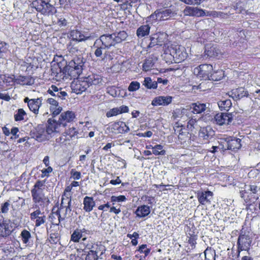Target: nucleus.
<instances>
[{"mask_svg": "<svg viewBox=\"0 0 260 260\" xmlns=\"http://www.w3.org/2000/svg\"><path fill=\"white\" fill-rule=\"evenodd\" d=\"M49 241L51 244L57 243L58 241V234L57 233H51Z\"/></svg>", "mask_w": 260, "mask_h": 260, "instance_id": "864d4df0", "label": "nucleus"}, {"mask_svg": "<svg viewBox=\"0 0 260 260\" xmlns=\"http://www.w3.org/2000/svg\"><path fill=\"white\" fill-rule=\"evenodd\" d=\"M110 207H111V204L108 202L106 204L99 206L98 207V209L100 210L107 211V209L110 208Z\"/></svg>", "mask_w": 260, "mask_h": 260, "instance_id": "774afa93", "label": "nucleus"}, {"mask_svg": "<svg viewBox=\"0 0 260 260\" xmlns=\"http://www.w3.org/2000/svg\"><path fill=\"white\" fill-rule=\"evenodd\" d=\"M85 61L82 56L79 55L74 57L69 62L67 67L69 72L73 78H77L83 71Z\"/></svg>", "mask_w": 260, "mask_h": 260, "instance_id": "f03ea898", "label": "nucleus"}, {"mask_svg": "<svg viewBox=\"0 0 260 260\" xmlns=\"http://www.w3.org/2000/svg\"><path fill=\"white\" fill-rule=\"evenodd\" d=\"M102 44V46L107 49H109L111 47L115 46L116 44L115 40L113 38V34H105L102 35L99 39H97L95 44Z\"/></svg>", "mask_w": 260, "mask_h": 260, "instance_id": "9d476101", "label": "nucleus"}, {"mask_svg": "<svg viewBox=\"0 0 260 260\" xmlns=\"http://www.w3.org/2000/svg\"><path fill=\"white\" fill-rule=\"evenodd\" d=\"M186 15L203 16L205 15V12L202 9L191 7H187L184 10Z\"/></svg>", "mask_w": 260, "mask_h": 260, "instance_id": "aec40b11", "label": "nucleus"}, {"mask_svg": "<svg viewBox=\"0 0 260 260\" xmlns=\"http://www.w3.org/2000/svg\"><path fill=\"white\" fill-rule=\"evenodd\" d=\"M241 140L239 139H234L226 142V148L228 149L235 150L239 149L241 144H240Z\"/></svg>", "mask_w": 260, "mask_h": 260, "instance_id": "7c9ffc66", "label": "nucleus"}, {"mask_svg": "<svg viewBox=\"0 0 260 260\" xmlns=\"http://www.w3.org/2000/svg\"><path fill=\"white\" fill-rule=\"evenodd\" d=\"M188 5H199L201 0H180Z\"/></svg>", "mask_w": 260, "mask_h": 260, "instance_id": "69168bd1", "label": "nucleus"}, {"mask_svg": "<svg viewBox=\"0 0 260 260\" xmlns=\"http://www.w3.org/2000/svg\"><path fill=\"white\" fill-rule=\"evenodd\" d=\"M139 251L141 253H144L145 256H147L150 252V250L149 248H147V245L146 244H143L139 247Z\"/></svg>", "mask_w": 260, "mask_h": 260, "instance_id": "4d7b16f0", "label": "nucleus"}, {"mask_svg": "<svg viewBox=\"0 0 260 260\" xmlns=\"http://www.w3.org/2000/svg\"><path fill=\"white\" fill-rule=\"evenodd\" d=\"M252 239L249 236L245 234H241L238 239V256H239L240 252L243 250L248 251L251 246Z\"/></svg>", "mask_w": 260, "mask_h": 260, "instance_id": "6e6552de", "label": "nucleus"}, {"mask_svg": "<svg viewBox=\"0 0 260 260\" xmlns=\"http://www.w3.org/2000/svg\"><path fill=\"white\" fill-rule=\"evenodd\" d=\"M206 108V104L197 102L191 105L190 110L193 114H200L204 112Z\"/></svg>", "mask_w": 260, "mask_h": 260, "instance_id": "4be33fe9", "label": "nucleus"}, {"mask_svg": "<svg viewBox=\"0 0 260 260\" xmlns=\"http://www.w3.org/2000/svg\"><path fill=\"white\" fill-rule=\"evenodd\" d=\"M171 96H158L155 98L152 101L151 104L154 106H167L172 101Z\"/></svg>", "mask_w": 260, "mask_h": 260, "instance_id": "2eb2a0df", "label": "nucleus"}, {"mask_svg": "<svg viewBox=\"0 0 260 260\" xmlns=\"http://www.w3.org/2000/svg\"><path fill=\"white\" fill-rule=\"evenodd\" d=\"M213 70V67L210 64H201L193 70V73L203 80L209 79L210 75Z\"/></svg>", "mask_w": 260, "mask_h": 260, "instance_id": "423d86ee", "label": "nucleus"}, {"mask_svg": "<svg viewBox=\"0 0 260 260\" xmlns=\"http://www.w3.org/2000/svg\"><path fill=\"white\" fill-rule=\"evenodd\" d=\"M45 188V181L38 180L36 182L31 190H44Z\"/></svg>", "mask_w": 260, "mask_h": 260, "instance_id": "de8ad7c7", "label": "nucleus"}, {"mask_svg": "<svg viewBox=\"0 0 260 260\" xmlns=\"http://www.w3.org/2000/svg\"><path fill=\"white\" fill-rule=\"evenodd\" d=\"M232 95L233 99L236 100L241 99L248 95V92L242 87L238 88L232 91Z\"/></svg>", "mask_w": 260, "mask_h": 260, "instance_id": "a878e982", "label": "nucleus"}, {"mask_svg": "<svg viewBox=\"0 0 260 260\" xmlns=\"http://www.w3.org/2000/svg\"><path fill=\"white\" fill-rule=\"evenodd\" d=\"M152 153L155 155H164L166 154V151L161 145L157 144L154 147H152Z\"/></svg>", "mask_w": 260, "mask_h": 260, "instance_id": "a19ab883", "label": "nucleus"}, {"mask_svg": "<svg viewBox=\"0 0 260 260\" xmlns=\"http://www.w3.org/2000/svg\"><path fill=\"white\" fill-rule=\"evenodd\" d=\"M58 133L55 127L49 119L48 120V125L45 128L43 125H38L34 133V138L39 142H42L49 139V136L53 133Z\"/></svg>", "mask_w": 260, "mask_h": 260, "instance_id": "f257e3e1", "label": "nucleus"}, {"mask_svg": "<svg viewBox=\"0 0 260 260\" xmlns=\"http://www.w3.org/2000/svg\"><path fill=\"white\" fill-rule=\"evenodd\" d=\"M140 87V84L138 81H132L128 87L129 91H135Z\"/></svg>", "mask_w": 260, "mask_h": 260, "instance_id": "3c124183", "label": "nucleus"}, {"mask_svg": "<svg viewBox=\"0 0 260 260\" xmlns=\"http://www.w3.org/2000/svg\"><path fill=\"white\" fill-rule=\"evenodd\" d=\"M70 36L72 41L78 42L87 40L90 37V36H85L81 31L76 29L72 30Z\"/></svg>", "mask_w": 260, "mask_h": 260, "instance_id": "a211bd4d", "label": "nucleus"}, {"mask_svg": "<svg viewBox=\"0 0 260 260\" xmlns=\"http://www.w3.org/2000/svg\"><path fill=\"white\" fill-rule=\"evenodd\" d=\"M246 188H247V190L250 191L253 193H256L259 189L258 187L254 184L247 185Z\"/></svg>", "mask_w": 260, "mask_h": 260, "instance_id": "13d9d810", "label": "nucleus"}, {"mask_svg": "<svg viewBox=\"0 0 260 260\" xmlns=\"http://www.w3.org/2000/svg\"><path fill=\"white\" fill-rule=\"evenodd\" d=\"M218 49L214 46H205V55L207 57H213L217 56L218 54Z\"/></svg>", "mask_w": 260, "mask_h": 260, "instance_id": "2f4dec72", "label": "nucleus"}, {"mask_svg": "<svg viewBox=\"0 0 260 260\" xmlns=\"http://www.w3.org/2000/svg\"><path fill=\"white\" fill-rule=\"evenodd\" d=\"M161 36H163V35L156 34L153 35L150 38V43L149 45V47H152L156 45L161 46L163 42L162 39L161 37Z\"/></svg>", "mask_w": 260, "mask_h": 260, "instance_id": "c756f323", "label": "nucleus"}, {"mask_svg": "<svg viewBox=\"0 0 260 260\" xmlns=\"http://www.w3.org/2000/svg\"><path fill=\"white\" fill-rule=\"evenodd\" d=\"M150 27L149 25H144L139 27L137 30V35L139 38H142L149 34Z\"/></svg>", "mask_w": 260, "mask_h": 260, "instance_id": "473e14b6", "label": "nucleus"}, {"mask_svg": "<svg viewBox=\"0 0 260 260\" xmlns=\"http://www.w3.org/2000/svg\"><path fill=\"white\" fill-rule=\"evenodd\" d=\"M72 89L76 94H80L85 91L89 87L85 80H77L72 83Z\"/></svg>", "mask_w": 260, "mask_h": 260, "instance_id": "4468645a", "label": "nucleus"}, {"mask_svg": "<svg viewBox=\"0 0 260 260\" xmlns=\"http://www.w3.org/2000/svg\"><path fill=\"white\" fill-rule=\"evenodd\" d=\"M112 34L116 44L119 43L125 40L127 37V33L125 31H120L118 33Z\"/></svg>", "mask_w": 260, "mask_h": 260, "instance_id": "e433bc0d", "label": "nucleus"}, {"mask_svg": "<svg viewBox=\"0 0 260 260\" xmlns=\"http://www.w3.org/2000/svg\"><path fill=\"white\" fill-rule=\"evenodd\" d=\"M213 193L210 191H206L199 193L198 194V200L202 205H206L210 203L212 199Z\"/></svg>", "mask_w": 260, "mask_h": 260, "instance_id": "f3484780", "label": "nucleus"}, {"mask_svg": "<svg viewBox=\"0 0 260 260\" xmlns=\"http://www.w3.org/2000/svg\"><path fill=\"white\" fill-rule=\"evenodd\" d=\"M205 260H215V251L211 248H207L204 251Z\"/></svg>", "mask_w": 260, "mask_h": 260, "instance_id": "37998d69", "label": "nucleus"}, {"mask_svg": "<svg viewBox=\"0 0 260 260\" xmlns=\"http://www.w3.org/2000/svg\"><path fill=\"white\" fill-rule=\"evenodd\" d=\"M188 135V133L183 132L181 129L178 135V139L181 143L186 142L187 141L189 140V137Z\"/></svg>", "mask_w": 260, "mask_h": 260, "instance_id": "09e8293b", "label": "nucleus"}, {"mask_svg": "<svg viewBox=\"0 0 260 260\" xmlns=\"http://www.w3.org/2000/svg\"><path fill=\"white\" fill-rule=\"evenodd\" d=\"M94 43V47L95 48L94 51L95 56L99 59H101L102 60H104L107 57L108 52L106 50L107 49L104 48L102 45L99 44V46H95Z\"/></svg>", "mask_w": 260, "mask_h": 260, "instance_id": "6ab92c4d", "label": "nucleus"}, {"mask_svg": "<svg viewBox=\"0 0 260 260\" xmlns=\"http://www.w3.org/2000/svg\"><path fill=\"white\" fill-rule=\"evenodd\" d=\"M42 97L31 99L26 97L24 99V102L27 104V106L30 111L35 115H38L39 113V109L42 105Z\"/></svg>", "mask_w": 260, "mask_h": 260, "instance_id": "1a4fd4ad", "label": "nucleus"}, {"mask_svg": "<svg viewBox=\"0 0 260 260\" xmlns=\"http://www.w3.org/2000/svg\"><path fill=\"white\" fill-rule=\"evenodd\" d=\"M99 251L96 250H90L86 255L85 260H97Z\"/></svg>", "mask_w": 260, "mask_h": 260, "instance_id": "a18cd8bd", "label": "nucleus"}, {"mask_svg": "<svg viewBox=\"0 0 260 260\" xmlns=\"http://www.w3.org/2000/svg\"><path fill=\"white\" fill-rule=\"evenodd\" d=\"M32 8H35L38 12L44 15H48L53 8V7L48 2L43 0H36L32 2L30 5Z\"/></svg>", "mask_w": 260, "mask_h": 260, "instance_id": "39448f33", "label": "nucleus"}, {"mask_svg": "<svg viewBox=\"0 0 260 260\" xmlns=\"http://www.w3.org/2000/svg\"><path fill=\"white\" fill-rule=\"evenodd\" d=\"M71 174H72V177L74 179L79 180L81 177V174L80 172H77V171H75L73 170L71 171Z\"/></svg>", "mask_w": 260, "mask_h": 260, "instance_id": "338daca9", "label": "nucleus"}, {"mask_svg": "<svg viewBox=\"0 0 260 260\" xmlns=\"http://www.w3.org/2000/svg\"><path fill=\"white\" fill-rule=\"evenodd\" d=\"M43 191L40 190H31L32 200L35 203H44L45 202H49V199L45 196Z\"/></svg>", "mask_w": 260, "mask_h": 260, "instance_id": "dca6fc26", "label": "nucleus"}, {"mask_svg": "<svg viewBox=\"0 0 260 260\" xmlns=\"http://www.w3.org/2000/svg\"><path fill=\"white\" fill-rule=\"evenodd\" d=\"M11 229L12 228L6 221H3L0 223V236L3 237H7L11 233Z\"/></svg>", "mask_w": 260, "mask_h": 260, "instance_id": "5701e85b", "label": "nucleus"}, {"mask_svg": "<svg viewBox=\"0 0 260 260\" xmlns=\"http://www.w3.org/2000/svg\"><path fill=\"white\" fill-rule=\"evenodd\" d=\"M232 105L231 101L229 99H222L218 102V106L221 110L229 111Z\"/></svg>", "mask_w": 260, "mask_h": 260, "instance_id": "f704fd0d", "label": "nucleus"}, {"mask_svg": "<svg viewBox=\"0 0 260 260\" xmlns=\"http://www.w3.org/2000/svg\"><path fill=\"white\" fill-rule=\"evenodd\" d=\"M30 218L31 220L35 221V226L38 227L43 224L46 219V216L43 212H42L39 209H37L30 214Z\"/></svg>", "mask_w": 260, "mask_h": 260, "instance_id": "f8f14e48", "label": "nucleus"}, {"mask_svg": "<svg viewBox=\"0 0 260 260\" xmlns=\"http://www.w3.org/2000/svg\"><path fill=\"white\" fill-rule=\"evenodd\" d=\"M20 237L21 238L22 243L25 244H28L30 239L32 238L30 233L25 229L21 231Z\"/></svg>", "mask_w": 260, "mask_h": 260, "instance_id": "4c0bfd02", "label": "nucleus"}, {"mask_svg": "<svg viewBox=\"0 0 260 260\" xmlns=\"http://www.w3.org/2000/svg\"><path fill=\"white\" fill-rule=\"evenodd\" d=\"M143 85L148 89H156L157 88V82L152 81L150 77H146L144 79Z\"/></svg>", "mask_w": 260, "mask_h": 260, "instance_id": "79ce46f5", "label": "nucleus"}, {"mask_svg": "<svg viewBox=\"0 0 260 260\" xmlns=\"http://www.w3.org/2000/svg\"><path fill=\"white\" fill-rule=\"evenodd\" d=\"M156 60V58L154 57H149L145 60L143 64V70L147 72L148 71L153 67L154 64Z\"/></svg>", "mask_w": 260, "mask_h": 260, "instance_id": "c85d7f7f", "label": "nucleus"}, {"mask_svg": "<svg viewBox=\"0 0 260 260\" xmlns=\"http://www.w3.org/2000/svg\"><path fill=\"white\" fill-rule=\"evenodd\" d=\"M170 54L178 62L183 61L187 57L185 48L181 46L173 47L171 50Z\"/></svg>", "mask_w": 260, "mask_h": 260, "instance_id": "9b49d317", "label": "nucleus"}, {"mask_svg": "<svg viewBox=\"0 0 260 260\" xmlns=\"http://www.w3.org/2000/svg\"><path fill=\"white\" fill-rule=\"evenodd\" d=\"M150 213V208L147 205H142L138 207L135 214L139 217H144Z\"/></svg>", "mask_w": 260, "mask_h": 260, "instance_id": "b1692460", "label": "nucleus"}, {"mask_svg": "<svg viewBox=\"0 0 260 260\" xmlns=\"http://www.w3.org/2000/svg\"><path fill=\"white\" fill-rule=\"evenodd\" d=\"M9 206L10 203L8 202H6L2 204L1 206V212L3 213H7L9 210Z\"/></svg>", "mask_w": 260, "mask_h": 260, "instance_id": "0e129e2a", "label": "nucleus"}, {"mask_svg": "<svg viewBox=\"0 0 260 260\" xmlns=\"http://www.w3.org/2000/svg\"><path fill=\"white\" fill-rule=\"evenodd\" d=\"M67 135H69L71 138H72L78 134V132L76 130V128L72 127L70 128L66 132Z\"/></svg>", "mask_w": 260, "mask_h": 260, "instance_id": "6e6d98bb", "label": "nucleus"}, {"mask_svg": "<svg viewBox=\"0 0 260 260\" xmlns=\"http://www.w3.org/2000/svg\"><path fill=\"white\" fill-rule=\"evenodd\" d=\"M26 115V113L22 108L18 109L14 114V119L16 121H19L24 119V116Z\"/></svg>", "mask_w": 260, "mask_h": 260, "instance_id": "c03bdc74", "label": "nucleus"}, {"mask_svg": "<svg viewBox=\"0 0 260 260\" xmlns=\"http://www.w3.org/2000/svg\"><path fill=\"white\" fill-rule=\"evenodd\" d=\"M126 200V198L124 196L120 195L119 196H112L111 197V202L113 203V205L115 202H123Z\"/></svg>", "mask_w": 260, "mask_h": 260, "instance_id": "49530a36", "label": "nucleus"}, {"mask_svg": "<svg viewBox=\"0 0 260 260\" xmlns=\"http://www.w3.org/2000/svg\"><path fill=\"white\" fill-rule=\"evenodd\" d=\"M232 119L233 117L231 113H218L215 115L214 118L216 123L219 125L229 124L231 122Z\"/></svg>", "mask_w": 260, "mask_h": 260, "instance_id": "ddd939ff", "label": "nucleus"}, {"mask_svg": "<svg viewBox=\"0 0 260 260\" xmlns=\"http://www.w3.org/2000/svg\"><path fill=\"white\" fill-rule=\"evenodd\" d=\"M199 137L203 139L204 143H207L209 138L208 127H201L199 133Z\"/></svg>", "mask_w": 260, "mask_h": 260, "instance_id": "ea45409f", "label": "nucleus"}, {"mask_svg": "<svg viewBox=\"0 0 260 260\" xmlns=\"http://www.w3.org/2000/svg\"><path fill=\"white\" fill-rule=\"evenodd\" d=\"M86 232L87 230L84 228L82 229H76L71 235V240L74 242H78L79 240L84 236V233H86Z\"/></svg>", "mask_w": 260, "mask_h": 260, "instance_id": "393cba45", "label": "nucleus"}, {"mask_svg": "<svg viewBox=\"0 0 260 260\" xmlns=\"http://www.w3.org/2000/svg\"><path fill=\"white\" fill-rule=\"evenodd\" d=\"M176 14V13L170 9H159L151 15L150 18L156 21H163L175 16Z\"/></svg>", "mask_w": 260, "mask_h": 260, "instance_id": "0eeeda50", "label": "nucleus"}, {"mask_svg": "<svg viewBox=\"0 0 260 260\" xmlns=\"http://www.w3.org/2000/svg\"><path fill=\"white\" fill-rule=\"evenodd\" d=\"M67 95V92L64 91H61V89L57 92H53V94L52 95V96H54L55 98L61 100L65 99Z\"/></svg>", "mask_w": 260, "mask_h": 260, "instance_id": "603ef678", "label": "nucleus"}, {"mask_svg": "<svg viewBox=\"0 0 260 260\" xmlns=\"http://www.w3.org/2000/svg\"><path fill=\"white\" fill-rule=\"evenodd\" d=\"M61 88H58L56 86L52 85L49 88L47 92L48 93L51 94V95L53 94V92H57L59 90H60Z\"/></svg>", "mask_w": 260, "mask_h": 260, "instance_id": "e2e57ef3", "label": "nucleus"}, {"mask_svg": "<svg viewBox=\"0 0 260 260\" xmlns=\"http://www.w3.org/2000/svg\"><path fill=\"white\" fill-rule=\"evenodd\" d=\"M14 82L22 85H31L32 83L31 78L27 76H20L14 79Z\"/></svg>", "mask_w": 260, "mask_h": 260, "instance_id": "72a5a7b5", "label": "nucleus"}, {"mask_svg": "<svg viewBox=\"0 0 260 260\" xmlns=\"http://www.w3.org/2000/svg\"><path fill=\"white\" fill-rule=\"evenodd\" d=\"M52 171V168L51 167H48L47 168L44 169L42 170L41 177L44 178L45 176H48L49 174Z\"/></svg>", "mask_w": 260, "mask_h": 260, "instance_id": "bf43d9fd", "label": "nucleus"}, {"mask_svg": "<svg viewBox=\"0 0 260 260\" xmlns=\"http://www.w3.org/2000/svg\"><path fill=\"white\" fill-rule=\"evenodd\" d=\"M2 249L6 256L13 255L15 254V250L12 245L4 244L2 245Z\"/></svg>", "mask_w": 260, "mask_h": 260, "instance_id": "c9c22d12", "label": "nucleus"}, {"mask_svg": "<svg viewBox=\"0 0 260 260\" xmlns=\"http://www.w3.org/2000/svg\"><path fill=\"white\" fill-rule=\"evenodd\" d=\"M83 204V208L86 212H90L92 210L93 207L95 206L93 198L87 196L84 198Z\"/></svg>", "mask_w": 260, "mask_h": 260, "instance_id": "cd10ccee", "label": "nucleus"}, {"mask_svg": "<svg viewBox=\"0 0 260 260\" xmlns=\"http://www.w3.org/2000/svg\"><path fill=\"white\" fill-rule=\"evenodd\" d=\"M224 76V73L222 70H218L211 73L209 79L213 81H219L221 80Z\"/></svg>", "mask_w": 260, "mask_h": 260, "instance_id": "58836bf2", "label": "nucleus"}, {"mask_svg": "<svg viewBox=\"0 0 260 260\" xmlns=\"http://www.w3.org/2000/svg\"><path fill=\"white\" fill-rule=\"evenodd\" d=\"M50 110L52 112V114L54 116H55L59 114L61 112L62 108L58 106L56 108L50 107Z\"/></svg>", "mask_w": 260, "mask_h": 260, "instance_id": "680f3d73", "label": "nucleus"}, {"mask_svg": "<svg viewBox=\"0 0 260 260\" xmlns=\"http://www.w3.org/2000/svg\"><path fill=\"white\" fill-rule=\"evenodd\" d=\"M75 118V114L74 112L67 111L60 114L58 121L52 120V122L57 132H60L67 126V123L73 121Z\"/></svg>", "mask_w": 260, "mask_h": 260, "instance_id": "7ed1b4c3", "label": "nucleus"}, {"mask_svg": "<svg viewBox=\"0 0 260 260\" xmlns=\"http://www.w3.org/2000/svg\"><path fill=\"white\" fill-rule=\"evenodd\" d=\"M47 102L51 105L50 107L56 108L58 106V102L54 99L48 98Z\"/></svg>", "mask_w": 260, "mask_h": 260, "instance_id": "052dcab7", "label": "nucleus"}, {"mask_svg": "<svg viewBox=\"0 0 260 260\" xmlns=\"http://www.w3.org/2000/svg\"><path fill=\"white\" fill-rule=\"evenodd\" d=\"M71 199L68 197L64 196L62 198L60 206L58 211L56 212V215L58 218V222L59 223L61 219H64L67 215L70 213Z\"/></svg>", "mask_w": 260, "mask_h": 260, "instance_id": "20e7f679", "label": "nucleus"}, {"mask_svg": "<svg viewBox=\"0 0 260 260\" xmlns=\"http://www.w3.org/2000/svg\"><path fill=\"white\" fill-rule=\"evenodd\" d=\"M120 123L121 121L112 123L109 125L107 129H109L110 132L115 134H123Z\"/></svg>", "mask_w": 260, "mask_h": 260, "instance_id": "bb28decb", "label": "nucleus"}, {"mask_svg": "<svg viewBox=\"0 0 260 260\" xmlns=\"http://www.w3.org/2000/svg\"><path fill=\"white\" fill-rule=\"evenodd\" d=\"M119 114V109L118 107L114 108L109 111H108L106 113V116L108 117H112L114 116H116Z\"/></svg>", "mask_w": 260, "mask_h": 260, "instance_id": "5fc2aeb1", "label": "nucleus"}, {"mask_svg": "<svg viewBox=\"0 0 260 260\" xmlns=\"http://www.w3.org/2000/svg\"><path fill=\"white\" fill-rule=\"evenodd\" d=\"M86 81L87 82L88 86H89L92 85H96L102 84L103 79L99 75L92 74L86 78Z\"/></svg>", "mask_w": 260, "mask_h": 260, "instance_id": "412c9836", "label": "nucleus"}, {"mask_svg": "<svg viewBox=\"0 0 260 260\" xmlns=\"http://www.w3.org/2000/svg\"><path fill=\"white\" fill-rule=\"evenodd\" d=\"M197 126V120L196 119L191 118L188 120L187 127L189 130L192 131L193 129L196 128Z\"/></svg>", "mask_w": 260, "mask_h": 260, "instance_id": "8fccbe9b", "label": "nucleus"}]
</instances>
